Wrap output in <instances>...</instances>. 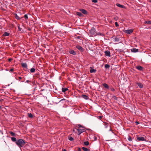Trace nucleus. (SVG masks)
<instances>
[{"mask_svg":"<svg viewBox=\"0 0 151 151\" xmlns=\"http://www.w3.org/2000/svg\"><path fill=\"white\" fill-rule=\"evenodd\" d=\"M16 143L20 148H21L25 145L26 142L22 139H19L16 141Z\"/></svg>","mask_w":151,"mask_h":151,"instance_id":"nucleus-1","label":"nucleus"},{"mask_svg":"<svg viewBox=\"0 0 151 151\" xmlns=\"http://www.w3.org/2000/svg\"><path fill=\"white\" fill-rule=\"evenodd\" d=\"M78 126L79 128L77 129V130L79 134H80L81 133L85 131V128L83 127H82L80 124H78Z\"/></svg>","mask_w":151,"mask_h":151,"instance_id":"nucleus-2","label":"nucleus"},{"mask_svg":"<svg viewBox=\"0 0 151 151\" xmlns=\"http://www.w3.org/2000/svg\"><path fill=\"white\" fill-rule=\"evenodd\" d=\"M90 34L92 36H95L96 35L95 29L93 27L91 28L90 31Z\"/></svg>","mask_w":151,"mask_h":151,"instance_id":"nucleus-3","label":"nucleus"},{"mask_svg":"<svg viewBox=\"0 0 151 151\" xmlns=\"http://www.w3.org/2000/svg\"><path fill=\"white\" fill-rule=\"evenodd\" d=\"M133 30L132 29H128V30H125L124 31V32L128 34H129L133 32Z\"/></svg>","mask_w":151,"mask_h":151,"instance_id":"nucleus-4","label":"nucleus"},{"mask_svg":"<svg viewBox=\"0 0 151 151\" xmlns=\"http://www.w3.org/2000/svg\"><path fill=\"white\" fill-rule=\"evenodd\" d=\"M21 65L24 68L26 69L27 68V66L26 63H21Z\"/></svg>","mask_w":151,"mask_h":151,"instance_id":"nucleus-5","label":"nucleus"},{"mask_svg":"<svg viewBox=\"0 0 151 151\" xmlns=\"http://www.w3.org/2000/svg\"><path fill=\"white\" fill-rule=\"evenodd\" d=\"M105 53V55L106 56L109 57H110L111 56V54L110 52L109 51L107 50L105 51L104 52Z\"/></svg>","mask_w":151,"mask_h":151,"instance_id":"nucleus-6","label":"nucleus"},{"mask_svg":"<svg viewBox=\"0 0 151 151\" xmlns=\"http://www.w3.org/2000/svg\"><path fill=\"white\" fill-rule=\"evenodd\" d=\"M76 47L80 51H83V48L81 46L79 45H77L76 46Z\"/></svg>","mask_w":151,"mask_h":151,"instance_id":"nucleus-7","label":"nucleus"},{"mask_svg":"<svg viewBox=\"0 0 151 151\" xmlns=\"http://www.w3.org/2000/svg\"><path fill=\"white\" fill-rule=\"evenodd\" d=\"M137 138L138 141H144L145 140L144 137H137Z\"/></svg>","mask_w":151,"mask_h":151,"instance_id":"nucleus-8","label":"nucleus"},{"mask_svg":"<svg viewBox=\"0 0 151 151\" xmlns=\"http://www.w3.org/2000/svg\"><path fill=\"white\" fill-rule=\"evenodd\" d=\"M69 52L73 55H75L76 54V52L73 50H71L69 51Z\"/></svg>","mask_w":151,"mask_h":151,"instance_id":"nucleus-9","label":"nucleus"},{"mask_svg":"<svg viewBox=\"0 0 151 151\" xmlns=\"http://www.w3.org/2000/svg\"><path fill=\"white\" fill-rule=\"evenodd\" d=\"M136 68L139 70H142L143 69L142 67L140 65H138L136 67Z\"/></svg>","mask_w":151,"mask_h":151,"instance_id":"nucleus-10","label":"nucleus"},{"mask_svg":"<svg viewBox=\"0 0 151 151\" xmlns=\"http://www.w3.org/2000/svg\"><path fill=\"white\" fill-rule=\"evenodd\" d=\"M137 84L140 88H142L143 87V85L142 83H137Z\"/></svg>","mask_w":151,"mask_h":151,"instance_id":"nucleus-11","label":"nucleus"},{"mask_svg":"<svg viewBox=\"0 0 151 151\" xmlns=\"http://www.w3.org/2000/svg\"><path fill=\"white\" fill-rule=\"evenodd\" d=\"M80 11L82 12L85 14H87V11L85 9H81L80 10Z\"/></svg>","mask_w":151,"mask_h":151,"instance_id":"nucleus-12","label":"nucleus"},{"mask_svg":"<svg viewBox=\"0 0 151 151\" xmlns=\"http://www.w3.org/2000/svg\"><path fill=\"white\" fill-rule=\"evenodd\" d=\"M138 51V49H137L135 48H134L133 49H131V51L132 52H137Z\"/></svg>","mask_w":151,"mask_h":151,"instance_id":"nucleus-13","label":"nucleus"},{"mask_svg":"<svg viewBox=\"0 0 151 151\" xmlns=\"http://www.w3.org/2000/svg\"><path fill=\"white\" fill-rule=\"evenodd\" d=\"M103 86L106 89H109V86L106 83H104L103 84Z\"/></svg>","mask_w":151,"mask_h":151,"instance_id":"nucleus-14","label":"nucleus"},{"mask_svg":"<svg viewBox=\"0 0 151 151\" xmlns=\"http://www.w3.org/2000/svg\"><path fill=\"white\" fill-rule=\"evenodd\" d=\"M82 97L86 100L89 99V97L87 95H82Z\"/></svg>","mask_w":151,"mask_h":151,"instance_id":"nucleus-15","label":"nucleus"},{"mask_svg":"<svg viewBox=\"0 0 151 151\" xmlns=\"http://www.w3.org/2000/svg\"><path fill=\"white\" fill-rule=\"evenodd\" d=\"M116 5L119 7H120L121 8H124V6L123 5H122L119 4H116Z\"/></svg>","mask_w":151,"mask_h":151,"instance_id":"nucleus-16","label":"nucleus"},{"mask_svg":"<svg viewBox=\"0 0 151 151\" xmlns=\"http://www.w3.org/2000/svg\"><path fill=\"white\" fill-rule=\"evenodd\" d=\"M10 35L9 33L7 32H5L4 34H3V36H9Z\"/></svg>","mask_w":151,"mask_h":151,"instance_id":"nucleus-17","label":"nucleus"},{"mask_svg":"<svg viewBox=\"0 0 151 151\" xmlns=\"http://www.w3.org/2000/svg\"><path fill=\"white\" fill-rule=\"evenodd\" d=\"M114 41L115 42H118L120 40L119 38L118 37H115V38H114Z\"/></svg>","mask_w":151,"mask_h":151,"instance_id":"nucleus-18","label":"nucleus"},{"mask_svg":"<svg viewBox=\"0 0 151 151\" xmlns=\"http://www.w3.org/2000/svg\"><path fill=\"white\" fill-rule=\"evenodd\" d=\"M91 69L90 70V72L91 73H95L96 72V70L94 69H93L92 68V67L90 68Z\"/></svg>","mask_w":151,"mask_h":151,"instance_id":"nucleus-19","label":"nucleus"},{"mask_svg":"<svg viewBox=\"0 0 151 151\" xmlns=\"http://www.w3.org/2000/svg\"><path fill=\"white\" fill-rule=\"evenodd\" d=\"M82 148L83 149V150L84 151H89V150L86 147H82Z\"/></svg>","mask_w":151,"mask_h":151,"instance_id":"nucleus-20","label":"nucleus"},{"mask_svg":"<svg viewBox=\"0 0 151 151\" xmlns=\"http://www.w3.org/2000/svg\"><path fill=\"white\" fill-rule=\"evenodd\" d=\"M76 14L80 17H81L83 16L82 14L80 12H76Z\"/></svg>","mask_w":151,"mask_h":151,"instance_id":"nucleus-21","label":"nucleus"},{"mask_svg":"<svg viewBox=\"0 0 151 151\" xmlns=\"http://www.w3.org/2000/svg\"><path fill=\"white\" fill-rule=\"evenodd\" d=\"M11 139L12 140L13 142H16V141L17 140L16 138L14 137H11Z\"/></svg>","mask_w":151,"mask_h":151,"instance_id":"nucleus-22","label":"nucleus"},{"mask_svg":"<svg viewBox=\"0 0 151 151\" xmlns=\"http://www.w3.org/2000/svg\"><path fill=\"white\" fill-rule=\"evenodd\" d=\"M62 92H65L68 90L67 88H62Z\"/></svg>","mask_w":151,"mask_h":151,"instance_id":"nucleus-23","label":"nucleus"},{"mask_svg":"<svg viewBox=\"0 0 151 151\" xmlns=\"http://www.w3.org/2000/svg\"><path fill=\"white\" fill-rule=\"evenodd\" d=\"M15 17L18 20H20L21 19V18L17 15V14L15 15Z\"/></svg>","mask_w":151,"mask_h":151,"instance_id":"nucleus-24","label":"nucleus"},{"mask_svg":"<svg viewBox=\"0 0 151 151\" xmlns=\"http://www.w3.org/2000/svg\"><path fill=\"white\" fill-rule=\"evenodd\" d=\"M35 69L33 68H32L30 70V72L32 73L35 72Z\"/></svg>","mask_w":151,"mask_h":151,"instance_id":"nucleus-25","label":"nucleus"},{"mask_svg":"<svg viewBox=\"0 0 151 151\" xmlns=\"http://www.w3.org/2000/svg\"><path fill=\"white\" fill-rule=\"evenodd\" d=\"M28 116L30 118H32L33 117V116L31 113H29L28 114Z\"/></svg>","mask_w":151,"mask_h":151,"instance_id":"nucleus-26","label":"nucleus"},{"mask_svg":"<svg viewBox=\"0 0 151 151\" xmlns=\"http://www.w3.org/2000/svg\"><path fill=\"white\" fill-rule=\"evenodd\" d=\"M68 139L69 140L71 141H72L73 140V138L71 136H69L68 137Z\"/></svg>","mask_w":151,"mask_h":151,"instance_id":"nucleus-27","label":"nucleus"},{"mask_svg":"<svg viewBox=\"0 0 151 151\" xmlns=\"http://www.w3.org/2000/svg\"><path fill=\"white\" fill-rule=\"evenodd\" d=\"M104 125L105 126V128H107L109 126L108 124L106 122L104 123Z\"/></svg>","mask_w":151,"mask_h":151,"instance_id":"nucleus-28","label":"nucleus"},{"mask_svg":"<svg viewBox=\"0 0 151 151\" xmlns=\"http://www.w3.org/2000/svg\"><path fill=\"white\" fill-rule=\"evenodd\" d=\"M145 23L146 24H151V22L150 21H146L145 22Z\"/></svg>","mask_w":151,"mask_h":151,"instance_id":"nucleus-29","label":"nucleus"},{"mask_svg":"<svg viewBox=\"0 0 151 151\" xmlns=\"http://www.w3.org/2000/svg\"><path fill=\"white\" fill-rule=\"evenodd\" d=\"M84 144L85 145L87 146L88 145L89 143L88 141H86L84 142Z\"/></svg>","mask_w":151,"mask_h":151,"instance_id":"nucleus-30","label":"nucleus"},{"mask_svg":"<svg viewBox=\"0 0 151 151\" xmlns=\"http://www.w3.org/2000/svg\"><path fill=\"white\" fill-rule=\"evenodd\" d=\"M110 67V65L108 64H105V67L106 68H108Z\"/></svg>","mask_w":151,"mask_h":151,"instance_id":"nucleus-31","label":"nucleus"},{"mask_svg":"<svg viewBox=\"0 0 151 151\" xmlns=\"http://www.w3.org/2000/svg\"><path fill=\"white\" fill-rule=\"evenodd\" d=\"M10 133L12 136H15V134L12 132H10Z\"/></svg>","mask_w":151,"mask_h":151,"instance_id":"nucleus-32","label":"nucleus"},{"mask_svg":"<svg viewBox=\"0 0 151 151\" xmlns=\"http://www.w3.org/2000/svg\"><path fill=\"white\" fill-rule=\"evenodd\" d=\"M110 90L112 91H115L113 87H111L110 88Z\"/></svg>","mask_w":151,"mask_h":151,"instance_id":"nucleus-33","label":"nucleus"},{"mask_svg":"<svg viewBox=\"0 0 151 151\" xmlns=\"http://www.w3.org/2000/svg\"><path fill=\"white\" fill-rule=\"evenodd\" d=\"M24 17L26 19H28V17L27 15L25 14L24 16Z\"/></svg>","mask_w":151,"mask_h":151,"instance_id":"nucleus-34","label":"nucleus"},{"mask_svg":"<svg viewBox=\"0 0 151 151\" xmlns=\"http://www.w3.org/2000/svg\"><path fill=\"white\" fill-rule=\"evenodd\" d=\"M97 1V0H92V2L94 3H96Z\"/></svg>","mask_w":151,"mask_h":151,"instance_id":"nucleus-35","label":"nucleus"},{"mask_svg":"<svg viewBox=\"0 0 151 151\" xmlns=\"http://www.w3.org/2000/svg\"><path fill=\"white\" fill-rule=\"evenodd\" d=\"M115 26L116 27H118L119 26V25H118V23L117 22H116L115 23Z\"/></svg>","mask_w":151,"mask_h":151,"instance_id":"nucleus-36","label":"nucleus"},{"mask_svg":"<svg viewBox=\"0 0 151 151\" xmlns=\"http://www.w3.org/2000/svg\"><path fill=\"white\" fill-rule=\"evenodd\" d=\"M128 140L129 141H131L132 140L131 137L130 136H129L128 138Z\"/></svg>","mask_w":151,"mask_h":151,"instance_id":"nucleus-37","label":"nucleus"},{"mask_svg":"<svg viewBox=\"0 0 151 151\" xmlns=\"http://www.w3.org/2000/svg\"><path fill=\"white\" fill-rule=\"evenodd\" d=\"M18 30L19 31H21V30L22 29L19 26H18Z\"/></svg>","mask_w":151,"mask_h":151,"instance_id":"nucleus-38","label":"nucleus"},{"mask_svg":"<svg viewBox=\"0 0 151 151\" xmlns=\"http://www.w3.org/2000/svg\"><path fill=\"white\" fill-rule=\"evenodd\" d=\"M118 19V17H114V19L115 20H117Z\"/></svg>","mask_w":151,"mask_h":151,"instance_id":"nucleus-39","label":"nucleus"},{"mask_svg":"<svg viewBox=\"0 0 151 151\" xmlns=\"http://www.w3.org/2000/svg\"><path fill=\"white\" fill-rule=\"evenodd\" d=\"M14 70V69L12 68V69H10V70H9V72H11L13 71Z\"/></svg>","mask_w":151,"mask_h":151,"instance_id":"nucleus-40","label":"nucleus"},{"mask_svg":"<svg viewBox=\"0 0 151 151\" xmlns=\"http://www.w3.org/2000/svg\"><path fill=\"white\" fill-rule=\"evenodd\" d=\"M30 82V81L29 80H27L26 82H25V83L26 82H27V83H29V82Z\"/></svg>","mask_w":151,"mask_h":151,"instance_id":"nucleus-41","label":"nucleus"},{"mask_svg":"<svg viewBox=\"0 0 151 151\" xmlns=\"http://www.w3.org/2000/svg\"><path fill=\"white\" fill-rule=\"evenodd\" d=\"M78 151H81V148H78Z\"/></svg>","mask_w":151,"mask_h":151,"instance_id":"nucleus-42","label":"nucleus"},{"mask_svg":"<svg viewBox=\"0 0 151 151\" xmlns=\"http://www.w3.org/2000/svg\"><path fill=\"white\" fill-rule=\"evenodd\" d=\"M18 78L19 79V80H20L22 78V77H19Z\"/></svg>","mask_w":151,"mask_h":151,"instance_id":"nucleus-43","label":"nucleus"},{"mask_svg":"<svg viewBox=\"0 0 151 151\" xmlns=\"http://www.w3.org/2000/svg\"><path fill=\"white\" fill-rule=\"evenodd\" d=\"M99 118L100 119H101L102 117V116H99Z\"/></svg>","mask_w":151,"mask_h":151,"instance_id":"nucleus-44","label":"nucleus"},{"mask_svg":"<svg viewBox=\"0 0 151 151\" xmlns=\"http://www.w3.org/2000/svg\"><path fill=\"white\" fill-rule=\"evenodd\" d=\"M65 100V99H61V100H60V102L61 101H62L63 100Z\"/></svg>","mask_w":151,"mask_h":151,"instance_id":"nucleus-45","label":"nucleus"},{"mask_svg":"<svg viewBox=\"0 0 151 151\" xmlns=\"http://www.w3.org/2000/svg\"><path fill=\"white\" fill-rule=\"evenodd\" d=\"M62 151H67L65 149H63L62 150Z\"/></svg>","mask_w":151,"mask_h":151,"instance_id":"nucleus-46","label":"nucleus"},{"mask_svg":"<svg viewBox=\"0 0 151 151\" xmlns=\"http://www.w3.org/2000/svg\"><path fill=\"white\" fill-rule=\"evenodd\" d=\"M110 127V129H109V131H111V128L110 127Z\"/></svg>","mask_w":151,"mask_h":151,"instance_id":"nucleus-47","label":"nucleus"},{"mask_svg":"<svg viewBox=\"0 0 151 151\" xmlns=\"http://www.w3.org/2000/svg\"><path fill=\"white\" fill-rule=\"evenodd\" d=\"M11 59H9V61H10L11 60Z\"/></svg>","mask_w":151,"mask_h":151,"instance_id":"nucleus-48","label":"nucleus"},{"mask_svg":"<svg viewBox=\"0 0 151 151\" xmlns=\"http://www.w3.org/2000/svg\"><path fill=\"white\" fill-rule=\"evenodd\" d=\"M1 108V106H0V109Z\"/></svg>","mask_w":151,"mask_h":151,"instance_id":"nucleus-49","label":"nucleus"},{"mask_svg":"<svg viewBox=\"0 0 151 151\" xmlns=\"http://www.w3.org/2000/svg\"><path fill=\"white\" fill-rule=\"evenodd\" d=\"M73 131L74 132V131H75L74 130H73Z\"/></svg>","mask_w":151,"mask_h":151,"instance_id":"nucleus-50","label":"nucleus"},{"mask_svg":"<svg viewBox=\"0 0 151 151\" xmlns=\"http://www.w3.org/2000/svg\"><path fill=\"white\" fill-rule=\"evenodd\" d=\"M100 33H99V34H98V35H100Z\"/></svg>","mask_w":151,"mask_h":151,"instance_id":"nucleus-51","label":"nucleus"},{"mask_svg":"<svg viewBox=\"0 0 151 151\" xmlns=\"http://www.w3.org/2000/svg\"><path fill=\"white\" fill-rule=\"evenodd\" d=\"M100 33H99V34H98V35H100Z\"/></svg>","mask_w":151,"mask_h":151,"instance_id":"nucleus-52","label":"nucleus"},{"mask_svg":"<svg viewBox=\"0 0 151 151\" xmlns=\"http://www.w3.org/2000/svg\"><path fill=\"white\" fill-rule=\"evenodd\" d=\"M100 33H99V34H98V35H100Z\"/></svg>","mask_w":151,"mask_h":151,"instance_id":"nucleus-53","label":"nucleus"},{"mask_svg":"<svg viewBox=\"0 0 151 151\" xmlns=\"http://www.w3.org/2000/svg\"><path fill=\"white\" fill-rule=\"evenodd\" d=\"M137 124H139V123L138 122H137Z\"/></svg>","mask_w":151,"mask_h":151,"instance_id":"nucleus-54","label":"nucleus"},{"mask_svg":"<svg viewBox=\"0 0 151 151\" xmlns=\"http://www.w3.org/2000/svg\"><path fill=\"white\" fill-rule=\"evenodd\" d=\"M149 151H151V150H150Z\"/></svg>","mask_w":151,"mask_h":151,"instance_id":"nucleus-55","label":"nucleus"}]
</instances>
